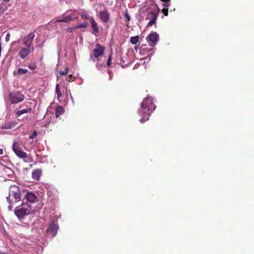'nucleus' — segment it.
<instances>
[{
    "mask_svg": "<svg viewBox=\"0 0 254 254\" xmlns=\"http://www.w3.org/2000/svg\"><path fill=\"white\" fill-rule=\"evenodd\" d=\"M11 196H13L16 201H18V200L20 199L21 197V191L17 186H10L9 195L6 197L7 201L9 203H11L12 201V199L10 198Z\"/></svg>",
    "mask_w": 254,
    "mask_h": 254,
    "instance_id": "7ed1b4c3",
    "label": "nucleus"
},
{
    "mask_svg": "<svg viewBox=\"0 0 254 254\" xmlns=\"http://www.w3.org/2000/svg\"><path fill=\"white\" fill-rule=\"evenodd\" d=\"M0 254H7V253L0 252Z\"/></svg>",
    "mask_w": 254,
    "mask_h": 254,
    "instance_id": "58836bf2",
    "label": "nucleus"
},
{
    "mask_svg": "<svg viewBox=\"0 0 254 254\" xmlns=\"http://www.w3.org/2000/svg\"><path fill=\"white\" fill-rule=\"evenodd\" d=\"M37 135V132L36 131H34L32 132V134L29 136V138H34Z\"/></svg>",
    "mask_w": 254,
    "mask_h": 254,
    "instance_id": "c85d7f7f",
    "label": "nucleus"
},
{
    "mask_svg": "<svg viewBox=\"0 0 254 254\" xmlns=\"http://www.w3.org/2000/svg\"><path fill=\"white\" fill-rule=\"evenodd\" d=\"M68 66H65L64 70H59L58 72L61 75H66L68 72Z\"/></svg>",
    "mask_w": 254,
    "mask_h": 254,
    "instance_id": "b1692460",
    "label": "nucleus"
},
{
    "mask_svg": "<svg viewBox=\"0 0 254 254\" xmlns=\"http://www.w3.org/2000/svg\"><path fill=\"white\" fill-rule=\"evenodd\" d=\"M4 11V9L3 7V5L0 4V16H1L2 14H3Z\"/></svg>",
    "mask_w": 254,
    "mask_h": 254,
    "instance_id": "c756f323",
    "label": "nucleus"
},
{
    "mask_svg": "<svg viewBox=\"0 0 254 254\" xmlns=\"http://www.w3.org/2000/svg\"><path fill=\"white\" fill-rule=\"evenodd\" d=\"M159 38V36L156 32H151L150 34L148 35V36L146 38V40L149 43V45L151 46H154V45L156 44V42Z\"/></svg>",
    "mask_w": 254,
    "mask_h": 254,
    "instance_id": "1a4fd4ad",
    "label": "nucleus"
},
{
    "mask_svg": "<svg viewBox=\"0 0 254 254\" xmlns=\"http://www.w3.org/2000/svg\"><path fill=\"white\" fill-rule=\"evenodd\" d=\"M3 154V149H0V154Z\"/></svg>",
    "mask_w": 254,
    "mask_h": 254,
    "instance_id": "c9c22d12",
    "label": "nucleus"
},
{
    "mask_svg": "<svg viewBox=\"0 0 254 254\" xmlns=\"http://www.w3.org/2000/svg\"><path fill=\"white\" fill-rule=\"evenodd\" d=\"M28 67H29L31 70H35V69L37 68V66L36 63H30L28 64Z\"/></svg>",
    "mask_w": 254,
    "mask_h": 254,
    "instance_id": "5701e85b",
    "label": "nucleus"
},
{
    "mask_svg": "<svg viewBox=\"0 0 254 254\" xmlns=\"http://www.w3.org/2000/svg\"><path fill=\"white\" fill-rule=\"evenodd\" d=\"M74 78V76L72 75V74H69L67 76L66 80H68V82H73Z\"/></svg>",
    "mask_w": 254,
    "mask_h": 254,
    "instance_id": "bb28decb",
    "label": "nucleus"
},
{
    "mask_svg": "<svg viewBox=\"0 0 254 254\" xmlns=\"http://www.w3.org/2000/svg\"><path fill=\"white\" fill-rule=\"evenodd\" d=\"M30 51L26 47H21L18 53V56L22 59L26 58L30 53Z\"/></svg>",
    "mask_w": 254,
    "mask_h": 254,
    "instance_id": "f8f14e48",
    "label": "nucleus"
},
{
    "mask_svg": "<svg viewBox=\"0 0 254 254\" xmlns=\"http://www.w3.org/2000/svg\"><path fill=\"white\" fill-rule=\"evenodd\" d=\"M10 0H3L4 1L8 2Z\"/></svg>",
    "mask_w": 254,
    "mask_h": 254,
    "instance_id": "ea45409f",
    "label": "nucleus"
},
{
    "mask_svg": "<svg viewBox=\"0 0 254 254\" xmlns=\"http://www.w3.org/2000/svg\"><path fill=\"white\" fill-rule=\"evenodd\" d=\"M171 0H165L163 1V6L164 7H168L170 5Z\"/></svg>",
    "mask_w": 254,
    "mask_h": 254,
    "instance_id": "cd10ccee",
    "label": "nucleus"
},
{
    "mask_svg": "<svg viewBox=\"0 0 254 254\" xmlns=\"http://www.w3.org/2000/svg\"><path fill=\"white\" fill-rule=\"evenodd\" d=\"M8 96L11 104H17L24 99V94L20 91L10 92Z\"/></svg>",
    "mask_w": 254,
    "mask_h": 254,
    "instance_id": "20e7f679",
    "label": "nucleus"
},
{
    "mask_svg": "<svg viewBox=\"0 0 254 254\" xmlns=\"http://www.w3.org/2000/svg\"><path fill=\"white\" fill-rule=\"evenodd\" d=\"M27 72H28V70L26 69V68H19L17 71L16 74L19 75L24 74H26Z\"/></svg>",
    "mask_w": 254,
    "mask_h": 254,
    "instance_id": "4be33fe9",
    "label": "nucleus"
},
{
    "mask_svg": "<svg viewBox=\"0 0 254 254\" xmlns=\"http://www.w3.org/2000/svg\"><path fill=\"white\" fill-rule=\"evenodd\" d=\"M73 18L71 16H63L62 17V19H60V20H57V21L58 22H63L64 21V22H68V21L72 20Z\"/></svg>",
    "mask_w": 254,
    "mask_h": 254,
    "instance_id": "6ab92c4d",
    "label": "nucleus"
},
{
    "mask_svg": "<svg viewBox=\"0 0 254 254\" xmlns=\"http://www.w3.org/2000/svg\"><path fill=\"white\" fill-rule=\"evenodd\" d=\"M33 211L31 205L29 203L24 202V201L20 205L14 209V213L18 218H23L25 215L33 213Z\"/></svg>",
    "mask_w": 254,
    "mask_h": 254,
    "instance_id": "f03ea898",
    "label": "nucleus"
},
{
    "mask_svg": "<svg viewBox=\"0 0 254 254\" xmlns=\"http://www.w3.org/2000/svg\"><path fill=\"white\" fill-rule=\"evenodd\" d=\"M10 39V34H9V33H8L5 36V41L6 42H8V41H9Z\"/></svg>",
    "mask_w": 254,
    "mask_h": 254,
    "instance_id": "2f4dec72",
    "label": "nucleus"
},
{
    "mask_svg": "<svg viewBox=\"0 0 254 254\" xmlns=\"http://www.w3.org/2000/svg\"><path fill=\"white\" fill-rule=\"evenodd\" d=\"M42 170L40 169H36L32 171V177L33 179L38 180L42 175Z\"/></svg>",
    "mask_w": 254,
    "mask_h": 254,
    "instance_id": "dca6fc26",
    "label": "nucleus"
},
{
    "mask_svg": "<svg viewBox=\"0 0 254 254\" xmlns=\"http://www.w3.org/2000/svg\"><path fill=\"white\" fill-rule=\"evenodd\" d=\"M15 124L14 122H6L4 123L2 127L3 128H6L9 129V128H12L14 127Z\"/></svg>",
    "mask_w": 254,
    "mask_h": 254,
    "instance_id": "a211bd4d",
    "label": "nucleus"
},
{
    "mask_svg": "<svg viewBox=\"0 0 254 254\" xmlns=\"http://www.w3.org/2000/svg\"><path fill=\"white\" fill-rule=\"evenodd\" d=\"M165 0H161V1H165Z\"/></svg>",
    "mask_w": 254,
    "mask_h": 254,
    "instance_id": "a19ab883",
    "label": "nucleus"
},
{
    "mask_svg": "<svg viewBox=\"0 0 254 254\" xmlns=\"http://www.w3.org/2000/svg\"><path fill=\"white\" fill-rule=\"evenodd\" d=\"M12 147L13 151L18 157L22 158L27 157V153L22 151V148L19 143H17V142H14Z\"/></svg>",
    "mask_w": 254,
    "mask_h": 254,
    "instance_id": "423d86ee",
    "label": "nucleus"
},
{
    "mask_svg": "<svg viewBox=\"0 0 254 254\" xmlns=\"http://www.w3.org/2000/svg\"><path fill=\"white\" fill-rule=\"evenodd\" d=\"M99 17L102 22H108L110 19V13L107 10L100 11L99 12Z\"/></svg>",
    "mask_w": 254,
    "mask_h": 254,
    "instance_id": "9b49d317",
    "label": "nucleus"
},
{
    "mask_svg": "<svg viewBox=\"0 0 254 254\" xmlns=\"http://www.w3.org/2000/svg\"><path fill=\"white\" fill-rule=\"evenodd\" d=\"M162 12L163 13L164 15L166 16H167L168 14V8H163L162 10Z\"/></svg>",
    "mask_w": 254,
    "mask_h": 254,
    "instance_id": "7c9ffc66",
    "label": "nucleus"
},
{
    "mask_svg": "<svg viewBox=\"0 0 254 254\" xmlns=\"http://www.w3.org/2000/svg\"><path fill=\"white\" fill-rule=\"evenodd\" d=\"M139 39V37L138 36L131 37L130 38V42L132 45H135L137 44V43H138Z\"/></svg>",
    "mask_w": 254,
    "mask_h": 254,
    "instance_id": "aec40b11",
    "label": "nucleus"
},
{
    "mask_svg": "<svg viewBox=\"0 0 254 254\" xmlns=\"http://www.w3.org/2000/svg\"><path fill=\"white\" fill-rule=\"evenodd\" d=\"M31 104V102H25V105L27 108H25V109L17 110V111L16 112V115L18 116H20L22 114H25V113H28V112H31L32 108L28 107V104Z\"/></svg>",
    "mask_w": 254,
    "mask_h": 254,
    "instance_id": "4468645a",
    "label": "nucleus"
},
{
    "mask_svg": "<svg viewBox=\"0 0 254 254\" xmlns=\"http://www.w3.org/2000/svg\"><path fill=\"white\" fill-rule=\"evenodd\" d=\"M56 92L58 98H61V97H62L63 96V94L61 93V90L60 88V84H56Z\"/></svg>",
    "mask_w": 254,
    "mask_h": 254,
    "instance_id": "412c9836",
    "label": "nucleus"
},
{
    "mask_svg": "<svg viewBox=\"0 0 254 254\" xmlns=\"http://www.w3.org/2000/svg\"><path fill=\"white\" fill-rule=\"evenodd\" d=\"M149 15L151 17V20L149 21L147 26H152V25L156 23V21L157 18V14L154 12V11H151V12L148 13V16H149Z\"/></svg>",
    "mask_w": 254,
    "mask_h": 254,
    "instance_id": "ddd939ff",
    "label": "nucleus"
},
{
    "mask_svg": "<svg viewBox=\"0 0 254 254\" xmlns=\"http://www.w3.org/2000/svg\"><path fill=\"white\" fill-rule=\"evenodd\" d=\"M156 106L154 104L151 98L146 97L140 104L138 110V114L141 118L140 121L143 123L148 120L152 112L155 110Z\"/></svg>",
    "mask_w": 254,
    "mask_h": 254,
    "instance_id": "f257e3e1",
    "label": "nucleus"
},
{
    "mask_svg": "<svg viewBox=\"0 0 254 254\" xmlns=\"http://www.w3.org/2000/svg\"><path fill=\"white\" fill-rule=\"evenodd\" d=\"M111 64H112V55H110L109 56L108 59L107 61V65L108 66H110Z\"/></svg>",
    "mask_w": 254,
    "mask_h": 254,
    "instance_id": "a878e982",
    "label": "nucleus"
},
{
    "mask_svg": "<svg viewBox=\"0 0 254 254\" xmlns=\"http://www.w3.org/2000/svg\"><path fill=\"white\" fill-rule=\"evenodd\" d=\"M90 23L91 25V28L93 31V33L96 34V33H99V30L98 27V24L96 22L95 19L93 17L90 19Z\"/></svg>",
    "mask_w": 254,
    "mask_h": 254,
    "instance_id": "2eb2a0df",
    "label": "nucleus"
},
{
    "mask_svg": "<svg viewBox=\"0 0 254 254\" xmlns=\"http://www.w3.org/2000/svg\"><path fill=\"white\" fill-rule=\"evenodd\" d=\"M74 29V27L73 28H66V31H67V32L71 33V32H72V31H73Z\"/></svg>",
    "mask_w": 254,
    "mask_h": 254,
    "instance_id": "72a5a7b5",
    "label": "nucleus"
},
{
    "mask_svg": "<svg viewBox=\"0 0 254 254\" xmlns=\"http://www.w3.org/2000/svg\"><path fill=\"white\" fill-rule=\"evenodd\" d=\"M103 66H104L103 64H96V67L99 70H100V69H101Z\"/></svg>",
    "mask_w": 254,
    "mask_h": 254,
    "instance_id": "473e14b6",
    "label": "nucleus"
},
{
    "mask_svg": "<svg viewBox=\"0 0 254 254\" xmlns=\"http://www.w3.org/2000/svg\"><path fill=\"white\" fill-rule=\"evenodd\" d=\"M35 36L34 33H29V34L25 36L22 39V44L27 48H28L30 51H32L34 50L33 48H31V45L33 43V41Z\"/></svg>",
    "mask_w": 254,
    "mask_h": 254,
    "instance_id": "39448f33",
    "label": "nucleus"
},
{
    "mask_svg": "<svg viewBox=\"0 0 254 254\" xmlns=\"http://www.w3.org/2000/svg\"><path fill=\"white\" fill-rule=\"evenodd\" d=\"M81 17H82V18H86H86H87V16H83V15H81Z\"/></svg>",
    "mask_w": 254,
    "mask_h": 254,
    "instance_id": "4c0bfd02",
    "label": "nucleus"
},
{
    "mask_svg": "<svg viewBox=\"0 0 254 254\" xmlns=\"http://www.w3.org/2000/svg\"><path fill=\"white\" fill-rule=\"evenodd\" d=\"M1 44H0V57L1 55Z\"/></svg>",
    "mask_w": 254,
    "mask_h": 254,
    "instance_id": "e433bc0d",
    "label": "nucleus"
},
{
    "mask_svg": "<svg viewBox=\"0 0 254 254\" xmlns=\"http://www.w3.org/2000/svg\"><path fill=\"white\" fill-rule=\"evenodd\" d=\"M64 109L62 106H58L56 108V117L59 118L61 115L63 114L64 112Z\"/></svg>",
    "mask_w": 254,
    "mask_h": 254,
    "instance_id": "f3484780",
    "label": "nucleus"
},
{
    "mask_svg": "<svg viewBox=\"0 0 254 254\" xmlns=\"http://www.w3.org/2000/svg\"><path fill=\"white\" fill-rule=\"evenodd\" d=\"M88 26L87 23H82L81 24L77 25V26H75L74 27V28H80V27H82V28H86Z\"/></svg>",
    "mask_w": 254,
    "mask_h": 254,
    "instance_id": "393cba45",
    "label": "nucleus"
},
{
    "mask_svg": "<svg viewBox=\"0 0 254 254\" xmlns=\"http://www.w3.org/2000/svg\"><path fill=\"white\" fill-rule=\"evenodd\" d=\"M58 228L59 227L58 224L53 221L49 224V226L47 229V233H48L49 234H50L52 237H55L57 233Z\"/></svg>",
    "mask_w": 254,
    "mask_h": 254,
    "instance_id": "6e6552de",
    "label": "nucleus"
},
{
    "mask_svg": "<svg viewBox=\"0 0 254 254\" xmlns=\"http://www.w3.org/2000/svg\"><path fill=\"white\" fill-rule=\"evenodd\" d=\"M125 18H126L127 21L130 20V17L129 15L127 13V12L125 15Z\"/></svg>",
    "mask_w": 254,
    "mask_h": 254,
    "instance_id": "f704fd0d",
    "label": "nucleus"
},
{
    "mask_svg": "<svg viewBox=\"0 0 254 254\" xmlns=\"http://www.w3.org/2000/svg\"><path fill=\"white\" fill-rule=\"evenodd\" d=\"M105 48L104 47L100 46V44H96L95 47L93 51V53L90 54L91 58L94 57V58H98V57L101 56L104 53Z\"/></svg>",
    "mask_w": 254,
    "mask_h": 254,
    "instance_id": "0eeeda50",
    "label": "nucleus"
},
{
    "mask_svg": "<svg viewBox=\"0 0 254 254\" xmlns=\"http://www.w3.org/2000/svg\"><path fill=\"white\" fill-rule=\"evenodd\" d=\"M26 199L30 203H35L37 201V197L36 193L33 191H27L23 198V201Z\"/></svg>",
    "mask_w": 254,
    "mask_h": 254,
    "instance_id": "9d476101",
    "label": "nucleus"
}]
</instances>
